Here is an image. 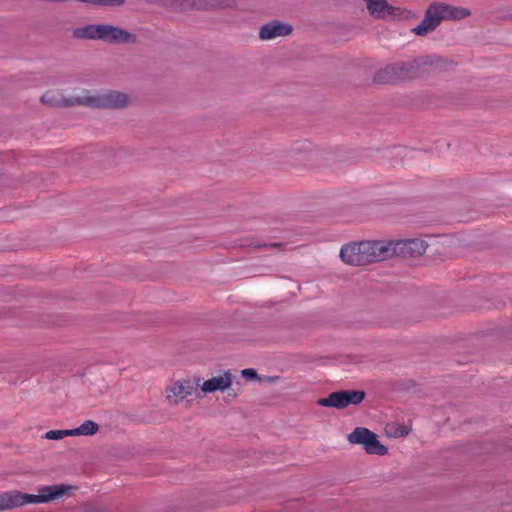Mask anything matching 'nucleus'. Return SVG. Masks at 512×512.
<instances>
[{
  "instance_id": "1",
  "label": "nucleus",
  "mask_w": 512,
  "mask_h": 512,
  "mask_svg": "<svg viewBox=\"0 0 512 512\" xmlns=\"http://www.w3.org/2000/svg\"><path fill=\"white\" fill-rule=\"evenodd\" d=\"M41 101L50 106L81 104L95 108H121L128 104L129 97L118 91H109L96 95L84 94L76 98H66L60 91L50 90L42 95Z\"/></svg>"
},
{
  "instance_id": "2",
  "label": "nucleus",
  "mask_w": 512,
  "mask_h": 512,
  "mask_svg": "<svg viewBox=\"0 0 512 512\" xmlns=\"http://www.w3.org/2000/svg\"><path fill=\"white\" fill-rule=\"evenodd\" d=\"M71 487L69 485H51L38 488L37 494L21 493L18 491L5 492L0 495V510H7L25 504L48 503L61 499Z\"/></svg>"
},
{
  "instance_id": "3",
  "label": "nucleus",
  "mask_w": 512,
  "mask_h": 512,
  "mask_svg": "<svg viewBox=\"0 0 512 512\" xmlns=\"http://www.w3.org/2000/svg\"><path fill=\"white\" fill-rule=\"evenodd\" d=\"M389 249L379 241L353 242L342 246L340 257L349 265H365L388 257Z\"/></svg>"
},
{
  "instance_id": "4",
  "label": "nucleus",
  "mask_w": 512,
  "mask_h": 512,
  "mask_svg": "<svg viewBox=\"0 0 512 512\" xmlns=\"http://www.w3.org/2000/svg\"><path fill=\"white\" fill-rule=\"evenodd\" d=\"M469 14V10L465 8L454 7L443 3L432 4L428 7L421 23L413 28V32L419 36H424L433 31L440 24L441 20L463 19Z\"/></svg>"
},
{
  "instance_id": "5",
  "label": "nucleus",
  "mask_w": 512,
  "mask_h": 512,
  "mask_svg": "<svg viewBox=\"0 0 512 512\" xmlns=\"http://www.w3.org/2000/svg\"><path fill=\"white\" fill-rule=\"evenodd\" d=\"M73 35L80 39L102 40L108 43H129L134 35L119 27L108 24H90L76 28Z\"/></svg>"
},
{
  "instance_id": "6",
  "label": "nucleus",
  "mask_w": 512,
  "mask_h": 512,
  "mask_svg": "<svg viewBox=\"0 0 512 512\" xmlns=\"http://www.w3.org/2000/svg\"><path fill=\"white\" fill-rule=\"evenodd\" d=\"M414 64L417 67H419L422 64L433 65L434 57L427 56L425 59L415 60L413 63L402 62L387 66L377 73L375 80L377 82H396L399 80L411 78L414 76V74L410 71V69L413 68Z\"/></svg>"
},
{
  "instance_id": "7",
  "label": "nucleus",
  "mask_w": 512,
  "mask_h": 512,
  "mask_svg": "<svg viewBox=\"0 0 512 512\" xmlns=\"http://www.w3.org/2000/svg\"><path fill=\"white\" fill-rule=\"evenodd\" d=\"M348 441L362 445L368 454L385 455L387 453V448L378 441L377 435L367 428H355L348 435Z\"/></svg>"
},
{
  "instance_id": "8",
  "label": "nucleus",
  "mask_w": 512,
  "mask_h": 512,
  "mask_svg": "<svg viewBox=\"0 0 512 512\" xmlns=\"http://www.w3.org/2000/svg\"><path fill=\"white\" fill-rule=\"evenodd\" d=\"M364 392L361 391H339L331 393L327 398L318 400V405L323 407H334L337 409L345 408L350 404L356 405L363 401Z\"/></svg>"
},
{
  "instance_id": "9",
  "label": "nucleus",
  "mask_w": 512,
  "mask_h": 512,
  "mask_svg": "<svg viewBox=\"0 0 512 512\" xmlns=\"http://www.w3.org/2000/svg\"><path fill=\"white\" fill-rule=\"evenodd\" d=\"M199 386V378L174 382L166 389L167 399L170 403L177 404L186 397L193 395Z\"/></svg>"
},
{
  "instance_id": "10",
  "label": "nucleus",
  "mask_w": 512,
  "mask_h": 512,
  "mask_svg": "<svg viewBox=\"0 0 512 512\" xmlns=\"http://www.w3.org/2000/svg\"><path fill=\"white\" fill-rule=\"evenodd\" d=\"M292 32V26L281 21L273 20L260 27L259 37L262 40H272L287 36Z\"/></svg>"
},
{
  "instance_id": "11",
  "label": "nucleus",
  "mask_w": 512,
  "mask_h": 512,
  "mask_svg": "<svg viewBox=\"0 0 512 512\" xmlns=\"http://www.w3.org/2000/svg\"><path fill=\"white\" fill-rule=\"evenodd\" d=\"M233 382V375L230 371H225L223 374L212 377L204 381L201 385V391L204 394L213 393L216 391H224L228 389Z\"/></svg>"
},
{
  "instance_id": "12",
  "label": "nucleus",
  "mask_w": 512,
  "mask_h": 512,
  "mask_svg": "<svg viewBox=\"0 0 512 512\" xmlns=\"http://www.w3.org/2000/svg\"><path fill=\"white\" fill-rule=\"evenodd\" d=\"M398 245H400L399 249L401 252L411 256L422 255L427 249L426 242L421 239L404 240L398 243Z\"/></svg>"
},
{
  "instance_id": "13",
  "label": "nucleus",
  "mask_w": 512,
  "mask_h": 512,
  "mask_svg": "<svg viewBox=\"0 0 512 512\" xmlns=\"http://www.w3.org/2000/svg\"><path fill=\"white\" fill-rule=\"evenodd\" d=\"M368 11L377 18H386L391 15V7L387 0H364Z\"/></svg>"
},
{
  "instance_id": "14",
  "label": "nucleus",
  "mask_w": 512,
  "mask_h": 512,
  "mask_svg": "<svg viewBox=\"0 0 512 512\" xmlns=\"http://www.w3.org/2000/svg\"><path fill=\"white\" fill-rule=\"evenodd\" d=\"M98 424L94 421L87 420L84 423H82L79 427L75 429H71V435L77 436V435H93L98 431Z\"/></svg>"
},
{
  "instance_id": "15",
  "label": "nucleus",
  "mask_w": 512,
  "mask_h": 512,
  "mask_svg": "<svg viewBox=\"0 0 512 512\" xmlns=\"http://www.w3.org/2000/svg\"><path fill=\"white\" fill-rule=\"evenodd\" d=\"M66 436L71 435V429L67 430H50L45 433L44 438L48 440H60Z\"/></svg>"
},
{
  "instance_id": "16",
  "label": "nucleus",
  "mask_w": 512,
  "mask_h": 512,
  "mask_svg": "<svg viewBox=\"0 0 512 512\" xmlns=\"http://www.w3.org/2000/svg\"><path fill=\"white\" fill-rule=\"evenodd\" d=\"M241 375L246 379H256L257 372L254 369L248 368L241 371Z\"/></svg>"
},
{
  "instance_id": "17",
  "label": "nucleus",
  "mask_w": 512,
  "mask_h": 512,
  "mask_svg": "<svg viewBox=\"0 0 512 512\" xmlns=\"http://www.w3.org/2000/svg\"><path fill=\"white\" fill-rule=\"evenodd\" d=\"M408 434V429L404 426H400L393 432V436L402 437Z\"/></svg>"
}]
</instances>
